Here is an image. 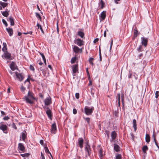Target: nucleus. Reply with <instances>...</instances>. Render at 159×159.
I'll list each match as a JSON object with an SVG mask.
<instances>
[{
	"label": "nucleus",
	"instance_id": "20",
	"mask_svg": "<svg viewBox=\"0 0 159 159\" xmlns=\"http://www.w3.org/2000/svg\"><path fill=\"white\" fill-rule=\"evenodd\" d=\"M111 136L112 139L113 140L116 139V133L115 131H112L111 134Z\"/></svg>",
	"mask_w": 159,
	"mask_h": 159
},
{
	"label": "nucleus",
	"instance_id": "13",
	"mask_svg": "<svg viewBox=\"0 0 159 159\" xmlns=\"http://www.w3.org/2000/svg\"><path fill=\"white\" fill-rule=\"evenodd\" d=\"M57 130L56 125L55 123L52 124L51 126V132L52 133L55 134L56 133Z\"/></svg>",
	"mask_w": 159,
	"mask_h": 159
},
{
	"label": "nucleus",
	"instance_id": "15",
	"mask_svg": "<svg viewBox=\"0 0 159 159\" xmlns=\"http://www.w3.org/2000/svg\"><path fill=\"white\" fill-rule=\"evenodd\" d=\"M47 109H48V110H47L46 111V113L48 115V117L50 119L52 120V112L51 111L50 109H49L48 108V107H47Z\"/></svg>",
	"mask_w": 159,
	"mask_h": 159
},
{
	"label": "nucleus",
	"instance_id": "14",
	"mask_svg": "<svg viewBox=\"0 0 159 159\" xmlns=\"http://www.w3.org/2000/svg\"><path fill=\"white\" fill-rule=\"evenodd\" d=\"M78 143L79 147L80 148H82L83 147V144L84 140L82 138H79L78 139Z\"/></svg>",
	"mask_w": 159,
	"mask_h": 159
},
{
	"label": "nucleus",
	"instance_id": "38",
	"mask_svg": "<svg viewBox=\"0 0 159 159\" xmlns=\"http://www.w3.org/2000/svg\"><path fill=\"white\" fill-rule=\"evenodd\" d=\"M94 60V59L93 58L90 57L89 58V61L90 64H91L92 65H93V61Z\"/></svg>",
	"mask_w": 159,
	"mask_h": 159
},
{
	"label": "nucleus",
	"instance_id": "56",
	"mask_svg": "<svg viewBox=\"0 0 159 159\" xmlns=\"http://www.w3.org/2000/svg\"><path fill=\"white\" fill-rule=\"evenodd\" d=\"M98 40H99L98 38H96V39H94V40L93 41V43H96V42H98Z\"/></svg>",
	"mask_w": 159,
	"mask_h": 159
},
{
	"label": "nucleus",
	"instance_id": "41",
	"mask_svg": "<svg viewBox=\"0 0 159 159\" xmlns=\"http://www.w3.org/2000/svg\"><path fill=\"white\" fill-rule=\"evenodd\" d=\"M40 54L41 56H42V57L43 58V61H45L46 59H45V57L43 54V53L40 52Z\"/></svg>",
	"mask_w": 159,
	"mask_h": 159
},
{
	"label": "nucleus",
	"instance_id": "57",
	"mask_svg": "<svg viewBox=\"0 0 159 159\" xmlns=\"http://www.w3.org/2000/svg\"><path fill=\"white\" fill-rule=\"evenodd\" d=\"M86 71L87 72L88 76H89V77H90L89 74V72L88 69V68H87L86 69Z\"/></svg>",
	"mask_w": 159,
	"mask_h": 159
},
{
	"label": "nucleus",
	"instance_id": "4",
	"mask_svg": "<svg viewBox=\"0 0 159 159\" xmlns=\"http://www.w3.org/2000/svg\"><path fill=\"white\" fill-rule=\"evenodd\" d=\"M85 151L87 153L88 155L89 156L91 154V150L90 146L88 144V143H86L85 146Z\"/></svg>",
	"mask_w": 159,
	"mask_h": 159
},
{
	"label": "nucleus",
	"instance_id": "19",
	"mask_svg": "<svg viewBox=\"0 0 159 159\" xmlns=\"http://www.w3.org/2000/svg\"><path fill=\"white\" fill-rule=\"evenodd\" d=\"M10 67L12 70H15L16 69L15 63L13 62H12L10 65Z\"/></svg>",
	"mask_w": 159,
	"mask_h": 159
},
{
	"label": "nucleus",
	"instance_id": "35",
	"mask_svg": "<svg viewBox=\"0 0 159 159\" xmlns=\"http://www.w3.org/2000/svg\"><path fill=\"white\" fill-rule=\"evenodd\" d=\"M76 57H74L72 58L71 60V63L72 64V63H73L74 62H75L76 61Z\"/></svg>",
	"mask_w": 159,
	"mask_h": 159
},
{
	"label": "nucleus",
	"instance_id": "16",
	"mask_svg": "<svg viewBox=\"0 0 159 159\" xmlns=\"http://www.w3.org/2000/svg\"><path fill=\"white\" fill-rule=\"evenodd\" d=\"M99 156L101 159H102V157L103 156V154L102 151V148L100 146H99Z\"/></svg>",
	"mask_w": 159,
	"mask_h": 159
},
{
	"label": "nucleus",
	"instance_id": "27",
	"mask_svg": "<svg viewBox=\"0 0 159 159\" xmlns=\"http://www.w3.org/2000/svg\"><path fill=\"white\" fill-rule=\"evenodd\" d=\"M145 140H146V141L148 143L150 142V138L149 135V134H146V137H145Z\"/></svg>",
	"mask_w": 159,
	"mask_h": 159
},
{
	"label": "nucleus",
	"instance_id": "34",
	"mask_svg": "<svg viewBox=\"0 0 159 159\" xmlns=\"http://www.w3.org/2000/svg\"><path fill=\"white\" fill-rule=\"evenodd\" d=\"M30 155V154L28 153H25L24 154H21L20 156L23 157H27Z\"/></svg>",
	"mask_w": 159,
	"mask_h": 159
},
{
	"label": "nucleus",
	"instance_id": "32",
	"mask_svg": "<svg viewBox=\"0 0 159 159\" xmlns=\"http://www.w3.org/2000/svg\"><path fill=\"white\" fill-rule=\"evenodd\" d=\"M25 88L24 87L23 85L21 86L20 90L23 93H25Z\"/></svg>",
	"mask_w": 159,
	"mask_h": 159
},
{
	"label": "nucleus",
	"instance_id": "54",
	"mask_svg": "<svg viewBox=\"0 0 159 159\" xmlns=\"http://www.w3.org/2000/svg\"><path fill=\"white\" fill-rule=\"evenodd\" d=\"M26 82H29V84H30V79L29 78H28L25 81L24 83H25Z\"/></svg>",
	"mask_w": 159,
	"mask_h": 159
},
{
	"label": "nucleus",
	"instance_id": "46",
	"mask_svg": "<svg viewBox=\"0 0 159 159\" xmlns=\"http://www.w3.org/2000/svg\"><path fill=\"white\" fill-rule=\"evenodd\" d=\"M7 47H3L2 48V51L4 52H5L6 51H7Z\"/></svg>",
	"mask_w": 159,
	"mask_h": 159
},
{
	"label": "nucleus",
	"instance_id": "48",
	"mask_svg": "<svg viewBox=\"0 0 159 159\" xmlns=\"http://www.w3.org/2000/svg\"><path fill=\"white\" fill-rule=\"evenodd\" d=\"M120 94H118V105L119 106H120Z\"/></svg>",
	"mask_w": 159,
	"mask_h": 159
},
{
	"label": "nucleus",
	"instance_id": "53",
	"mask_svg": "<svg viewBox=\"0 0 159 159\" xmlns=\"http://www.w3.org/2000/svg\"><path fill=\"white\" fill-rule=\"evenodd\" d=\"M73 113L74 114H76L77 113V111L75 109H74L73 110Z\"/></svg>",
	"mask_w": 159,
	"mask_h": 159
},
{
	"label": "nucleus",
	"instance_id": "23",
	"mask_svg": "<svg viewBox=\"0 0 159 159\" xmlns=\"http://www.w3.org/2000/svg\"><path fill=\"white\" fill-rule=\"evenodd\" d=\"M9 20L10 21L11 23V25H14V19L12 16H11L9 18Z\"/></svg>",
	"mask_w": 159,
	"mask_h": 159
},
{
	"label": "nucleus",
	"instance_id": "47",
	"mask_svg": "<svg viewBox=\"0 0 159 159\" xmlns=\"http://www.w3.org/2000/svg\"><path fill=\"white\" fill-rule=\"evenodd\" d=\"M80 94L79 93H76L75 94V98L78 99L79 98Z\"/></svg>",
	"mask_w": 159,
	"mask_h": 159
},
{
	"label": "nucleus",
	"instance_id": "55",
	"mask_svg": "<svg viewBox=\"0 0 159 159\" xmlns=\"http://www.w3.org/2000/svg\"><path fill=\"white\" fill-rule=\"evenodd\" d=\"M9 119V117L8 116H5L3 118V120H7Z\"/></svg>",
	"mask_w": 159,
	"mask_h": 159
},
{
	"label": "nucleus",
	"instance_id": "60",
	"mask_svg": "<svg viewBox=\"0 0 159 159\" xmlns=\"http://www.w3.org/2000/svg\"><path fill=\"white\" fill-rule=\"evenodd\" d=\"M120 0H114L116 4H118L119 3L118 2L120 1Z\"/></svg>",
	"mask_w": 159,
	"mask_h": 159
},
{
	"label": "nucleus",
	"instance_id": "30",
	"mask_svg": "<svg viewBox=\"0 0 159 159\" xmlns=\"http://www.w3.org/2000/svg\"><path fill=\"white\" fill-rule=\"evenodd\" d=\"M44 150H45V152L46 153H48L49 154H50V156H51V157H52V155L51 153L49 151V150L48 148L47 147H44Z\"/></svg>",
	"mask_w": 159,
	"mask_h": 159
},
{
	"label": "nucleus",
	"instance_id": "63",
	"mask_svg": "<svg viewBox=\"0 0 159 159\" xmlns=\"http://www.w3.org/2000/svg\"><path fill=\"white\" fill-rule=\"evenodd\" d=\"M3 47H7L6 43H3Z\"/></svg>",
	"mask_w": 159,
	"mask_h": 159
},
{
	"label": "nucleus",
	"instance_id": "6",
	"mask_svg": "<svg viewBox=\"0 0 159 159\" xmlns=\"http://www.w3.org/2000/svg\"><path fill=\"white\" fill-rule=\"evenodd\" d=\"M78 65L77 64L73 65L72 66V68L73 71V75L75 76L76 75V73L78 71Z\"/></svg>",
	"mask_w": 159,
	"mask_h": 159
},
{
	"label": "nucleus",
	"instance_id": "42",
	"mask_svg": "<svg viewBox=\"0 0 159 159\" xmlns=\"http://www.w3.org/2000/svg\"><path fill=\"white\" fill-rule=\"evenodd\" d=\"M85 120L87 121L88 124H89L90 123V119L89 117H87L86 118H84Z\"/></svg>",
	"mask_w": 159,
	"mask_h": 159
},
{
	"label": "nucleus",
	"instance_id": "18",
	"mask_svg": "<svg viewBox=\"0 0 159 159\" xmlns=\"http://www.w3.org/2000/svg\"><path fill=\"white\" fill-rule=\"evenodd\" d=\"M120 148L119 146L116 144H114V149L116 152H118L120 150Z\"/></svg>",
	"mask_w": 159,
	"mask_h": 159
},
{
	"label": "nucleus",
	"instance_id": "36",
	"mask_svg": "<svg viewBox=\"0 0 159 159\" xmlns=\"http://www.w3.org/2000/svg\"><path fill=\"white\" fill-rule=\"evenodd\" d=\"M142 46L141 45H140L139 47L137 48V51L138 52H139L142 51Z\"/></svg>",
	"mask_w": 159,
	"mask_h": 159
},
{
	"label": "nucleus",
	"instance_id": "58",
	"mask_svg": "<svg viewBox=\"0 0 159 159\" xmlns=\"http://www.w3.org/2000/svg\"><path fill=\"white\" fill-rule=\"evenodd\" d=\"M40 143L42 145H43V140H40Z\"/></svg>",
	"mask_w": 159,
	"mask_h": 159
},
{
	"label": "nucleus",
	"instance_id": "25",
	"mask_svg": "<svg viewBox=\"0 0 159 159\" xmlns=\"http://www.w3.org/2000/svg\"><path fill=\"white\" fill-rule=\"evenodd\" d=\"M152 136L153 138V139H154V142H155V143L156 144V146H157V147L158 149H159V146H158V143L157 142V141L156 140V138H155V136L154 134V133H153V135H152Z\"/></svg>",
	"mask_w": 159,
	"mask_h": 159
},
{
	"label": "nucleus",
	"instance_id": "7",
	"mask_svg": "<svg viewBox=\"0 0 159 159\" xmlns=\"http://www.w3.org/2000/svg\"><path fill=\"white\" fill-rule=\"evenodd\" d=\"M7 127L6 125L0 124V129L2 130L4 133L7 134Z\"/></svg>",
	"mask_w": 159,
	"mask_h": 159
},
{
	"label": "nucleus",
	"instance_id": "24",
	"mask_svg": "<svg viewBox=\"0 0 159 159\" xmlns=\"http://www.w3.org/2000/svg\"><path fill=\"white\" fill-rule=\"evenodd\" d=\"M77 34L81 38H83L84 35V33L81 31H78Z\"/></svg>",
	"mask_w": 159,
	"mask_h": 159
},
{
	"label": "nucleus",
	"instance_id": "8",
	"mask_svg": "<svg viewBox=\"0 0 159 159\" xmlns=\"http://www.w3.org/2000/svg\"><path fill=\"white\" fill-rule=\"evenodd\" d=\"M15 73L18 80L21 81L23 80L24 76L21 74L18 73L17 72H15Z\"/></svg>",
	"mask_w": 159,
	"mask_h": 159
},
{
	"label": "nucleus",
	"instance_id": "31",
	"mask_svg": "<svg viewBox=\"0 0 159 159\" xmlns=\"http://www.w3.org/2000/svg\"><path fill=\"white\" fill-rule=\"evenodd\" d=\"M37 26L38 27L39 29H40L41 31L42 32V33H43V34L44 32L42 28V27L41 25L40 24H39L38 23L37 24Z\"/></svg>",
	"mask_w": 159,
	"mask_h": 159
},
{
	"label": "nucleus",
	"instance_id": "49",
	"mask_svg": "<svg viewBox=\"0 0 159 159\" xmlns=\"http://www.w3.org/2000/svg\"><path fill=\"white\" fill-rule=\"evenodd\" d=\"M143 54L142 53H141L138 55V58H139V59H141V57H143Z\"/></svg>",
	"mask_w": 159,
	"mask_h": 159
},
{
	"label": "nucleus",
	"instance_id": "59",
	"mask_svg": "<svg viewBox=\"0 0 159 159\" xmlns=\"http://www.w3.org/2000/svg\"><path fill=\"white\" fill-rule=\"evenodd\" d=\"M1 113L2 114L1 116L2 115H5L6 114V113H5L3 111H1Z\"/></svg>",
	"mask_w": 159,
	"mask_h": 159
},
{
	"label": "nucleus",
	"instance_id": "45",
	"mask_svg": "<svg viewBox=\"0 0 159 159\" xmlns=\"http://www.w3.org/2000/svg\"><path fill=\"white\" fill-rule=\"evenodd\" d=\"M138 30L136 29H134V36L136 37L137 36Z\"/></svg>",
	"mask_w": 159,
	"mask_h": 159
},
{
	"label": "nucleus",
	"instance_id": "28",
	"mask_svg": "<svg viewBox=\"0 0 159 159\" xmlns=\"http://www.w3.org/2000/svg\"><path fill=\"white\" fill-rule=\"evenodd\" d=\"M8 4L7 3L3 2L1 1L0 2V5L2 6L3 8L6 7L7 6Z\"/></svg>",
	"mask_w": 159,
	"mask_h": 159
},
{
	"label": "nucleus",
	"instance_id": "3",
	"mask_svg": "<svg viewBox=\"0 0 159 159\" xmlns=\"http://www.w3.org/2000/svg\"><path fill=\"white\" fill-rule=\"evenodd\" d=\"M2 57L3 59L6 58L9 60L12 59L11 58V54L8 52L7 51L4 52L3 55H2Z\"/></svg>",
	"mask_w": 159,
	"mask_h": 159
},
{
	"label": "nucleus",
	"instance_id": "62",
	"mask_svg": "<svg viewBox=\"0 0 159 159\" xmlns=\"http://www.w3.org/2000/svg\"><path fill=\"white\" fill-rule=\"evenodd\" d=\"M104 37H106V31H105L104 33Z\"/></svg>",
	"mask_w": 159,
	"mask_h": 159
},
{
	"label": "nucleus",
	"instance_id": "17",
	"mask_svg": "<svg viewBox=\"0 0 159 159\" xmlns=\"http://www.w3.org/2000/svg\"><path fill=\"white\" fill-rule=\"evenodd\" d=\"M6 30L8 33L9 34V36H11L13 34V30L12 29L10 28H6Z\"/></svg>",
	"mask_w": 159,
	"mask_h": 159
},
{
	"label": "nucleus",
	"instance_id": "2",
	"mask_svg": "<svg viewBox=\"0 0 159 159\" xmlns=\"http://www.w3.org/2000/svg\"><path fill=\"white\" fill-rule=\"evenodd\" d=\"M94 110V107H92L91 108L89 107L85 106L84 108V110L85 113L87 115H89L92 114Z\"/></svg>",
	"mask_w": 159,
	"mask_h": 159
},
{
	"label": "nucleus",
	"instance_id": "9",
	"mask_svg": "<svg viewBox=\"0 0 159 159\" xmlns=\"http://www.w3.org/2000/svg\"><path fill=\"white\" fill-rule=\"evenodd\" d=\"M141 40L142 44L144 45L145 47H146L147 45L148 39L144 37H142L141 38Z\"/></svg>",
	"mask_w": 159,
	"mask_h": 159
},
{
	"label": "nucleus",
	"instance_id": "10",
	"mask_svg": "<svg viewBox=\"0 0 159 159\" xmlns=\"http://www.w3.org/2000/svg\"><path fill=\"white\" fill-rule=\"evenodd\" d=\"M73 50L74 52L76 53L80 52H82V48H80L79 47L76 46H74L73 47Z\"/></svg>",
	"mask_w": 159,
	"mask_h": 159
},
{
	"label": "nucleus",
	"instance_id": "11",
	"mask_svg": "<svg viewBox=\"0 0 159 159\" xmlns=\"http://www.w3.org/2000/svg\"><path fill=\"white\" fill-rule=\"evenodd\" d=\"M18 148L21 151L23 152H25V148L24 145L22 143H19L18 146Z\"/></svg>",
	"mask_w": 159,
	"mask_h": 159
},
{
	"label": "nucleus",
	"instance_id": "50",
	"mask_svg": "<svg viewBox=\"0 0 159 159\" xmlns=\"http://www.w3.org/2000/svg\"><path fill=\"white\" fill-rule=\"evenodd\" d=\"M12 127L15 129H17V127L16 126V125L15 123H13V124L12 125Z\"/></svg>",
	"mask_w": 159,
	"mask_h": 159
},
{
	"label": "nucleus",
	"instance_id": "37",
	"mask_svg": "<svg viewBox=\"0 0 159 159\" xmlns=\"http://www.w3.org/2000/svg\"><path fill=\"white\" fill-rule=\"evenodd\" d=\"M35 14L37 18H39L40 20H41L42 18L40 16V15H39V14L38 13H36Z\"/></svg>",
	"mask_w": 159,
	"mask_h": 159
},
{
	"label": "nucleus",
	"instance_id": "22",
	"mask_svg": "<svg viewBox=\"0 0 159 159\" xmlns=\"http://www.w3.org/2000/svg\"><path fill=\"white\" fill-rule=\"evenodd\" d=\"M106 12L105 11H102L101 14V17L102 20H104L106 17Z\"/></svg>",
	"mask_w": 159,
	"mask_h": 159
},
{
	"label": "nucleus",
	"instance_id": "43",
	"mask_svg": "<svg viewBox=\"0 0 159 159\" xmlns=\"http://www.w3.org/2000/svg\"><path fill=\"white\" fill-rule=\"evenodd\" d=\"M121 155L118 154L116 156V159H121Z\"/></svg>",
	"mask_w": 159,
	"mask_h": 159
},
{
	"label": "nucleus",
	"instance_id": "64",
	"mask_svg": "<svg viewBox=\"0 0 159 159\" xmlns=\"http://www.w3.org/2000/svg\"><path fill=\"white\" fill-rule=\"evenodd\" d=\"M48 67L51 70H52V66H51V65H48Z\"/></svg>",
	"mask_w": 159,
	"mask_h": 159
},
{
	"label": "nucleus",
	"instance_id": "52",
	"mask_svg": "<svg viewBox=\"0 0 159 159\" xmlns=\"http://www.w3.org/2000/svg\"><path fill=\"white\" fill-rule=\"evenodd\" d=\"M32 33V32L31 31H29V32H28L27 33H24L23 34H31Z\"/></svg>",
	"mask_w": 159,
	"mask_h": 159
},
{
	"label": "nucleus",
	"instance_id": "39",
	"mask_svg": "<svg viewBox=\"0 0 159 159\" xmlns=\"http://www.w3.org/2000/svg\"><path fill=\"white\" fill-rule=\"evenodd\" d=\"M100 4L101 5V8H102L104 7V3L102 0H101L100 2Z\"/></svg>",
	"mask_w": 159,
	"mask_h": 159
},
{
	"label": "nucleus",
	"instance_id": "51",
	"mask_svg": "<svg viewBox=\"0 0 159 159\" xmlns=\"http://www.w3.org/2000/svg\"><path fill=\"white\" fill-rule=\"evenodd\" d=\"M30 69L31 70H32L33 71H34V67L33 66H32L31 65H30Z\"/></svg>",
	"mask_w": 159,
	"mask_h": 159
},
{
	"label": "nucleus",
	"instance_id": "44",
	"mask_svg": "<svg viewBox=\"0 0 159 159\" xmlns=\"http://www.w3.org/2000/svg\"><path fill=\"white\" fill-rule=\"evenodd\" d=\"M159 96V91H157L155 92V98H157Z\"/></svg>",
	"mask_w": 159,
	"mask_h": 159
},
{
	"label": "nucleus",
	"instance_id": "40",
	"mask_svg": "<svg viewBox=\"0 0 159 159\" xmlns=\"http://www.w3.org/2000/svg\"><path fill=\"white\" fill-rule=\"evenodd\" d=\"M2 23L5 25L6 27H7L8 25V24L7 22V21L4 20L3 19L2 20Z\"/></svg>",
	"mask_w": 159,
	"mask_h": 159
},
{
	"label": "nucleus",
	"instance_id": "21",
	"mask_svg": "<svg viewBox=\"0 0 159 159\" xmlns=\"http://www.w3.org/2000/svg\"><path fill=\"white\" fill-rule=\"evenodd\" d=\"M133 127L134 129V131L135 132L137 129L136 120L135 119H134L133 121Z\"/></svg>",
	"mask_w": 159,
	"mask_h": 159
},
{
	"label": "nucleus",
	"instance_id": "5",
	"mask_svg": "<svg viewBox=\"0 0 159 159\" xmlns=\"http://www.w3.org/2000/svg\"><path fill=\"white\" fill-rule=\"evenodd\" d=\"M74 43L79 46H81L84 45V42L80 39L78 38L75 40Z\"/></svg>",
	"mask_w": 159,
	"mask_h": 159
},
{
	"label": "nucleus",
	"instance_id": "12",
	"mask_svg": "<svg viewBox=\"0 0 159 159\" xmlns=\"http://www.w3.org/2000/svg\"><path fill=\"white\" fill-rule=\"evenodd\" d=\"M51 102V98L49 96L47 98L44 100L45 104L46 105H50Z\"/></svg>",
	"mask_w": 159,
	"mask_h": 159
},
{
	"label": "nucleus",
	"instance_id": "61",
	"mask_svg": "<svg viewBox=\"0 0 159 159\" xmlns=\"http://www.w3.org/2000/svg\"><path fill=\"white\" fill-rule=\"evenodd\" d=\"M106 134H107V136L108 137H109V134L108 133V131H106Z\"/></svg>",
	"mask_w": 159,
	"mask_h": 159
},
{
	"label": "nucleus",
	"instance_id": "1",
	"mask_svg": "<svg viewBox=\"0 0 159 159\" xmlns=\"http://www.w3.org/2000/svg\"><path fill=\"white\" fill-rule=\"evenodd\" d=\"M34 95V93L30 91L28 92L27 95L25 96L24 98L27 103L30 104H33V101L35 99Z\"/></svg>",
	"mask_w": 159,
	"mask_h": 159
},
{
	"label": "nucleus",
	"instance_id": "33",
	"mask_svg": "<svg viewBox=\"0 0 159 159\" xmlns=\"http://www.w3.org/2000/svg\"><path fill=\"white\" fill-rule=\"evenodd\" d=\"M22 138L23 141H25L26 138V135L24 133H22Z\"/></svg>",
	"mask_w": 159,
	"mask_h": 159
},
{
	"label": "nucleus",
	"instance_id": "26",
	"mask_svg": "<svg viewBox=\"0 0 159 159\" xmlns=\"http://www.w3.org/2000/svg\"><path fill=\"white\" fill-rule=\"evenodd\" d=\"M2 15L6 17H7L9 15V13L7 11H5L2 12Z\"/></svg>",
	"mask_w": 159,
	"mask_h": 159
},
{
	"label": "nucleus",
	"instance_id": "29",
	"mask_svg": "<svg viewBox=\"0 0 159 159\" xmlns=\"http://www.w3.org/2000/svg\"><path fill=\"white\" fill-rule=\"evenodd\" d=\"M148 149V148L147 146L145 145L143 146L142 148V150L143 152L145 153L146 151Z\"/></svg>",
	"mask_w": 159,
	"mask_h": 159
}]
</instances>
